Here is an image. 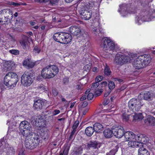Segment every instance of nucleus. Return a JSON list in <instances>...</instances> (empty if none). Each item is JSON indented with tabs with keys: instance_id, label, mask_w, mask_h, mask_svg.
<instances>
[{
	"instance_id": "59",
	"label": "nucleus",
	"mask_w": 155,
	"mask_h": 155,
	"mask_svg": "<svg viewBox=\"0 0 155 155\" xmlns=\"http://www.w3.org/2000/svg\"><path fill=\"white\" fill-rule=\"evenodd\" d=\"M45 88L44 85L43 84L41 85L38 87V89H41V90L43 91H45Z\"/></svg>"
},
{
	"instance_id": "57",
	"label": "nucleus",
	"mask_w": 155,
	"mask_h": 155,
	"mask_svg": "<svg viewBox=\"0 0 155 155\" xmlns=\"http://www.w3.org/2000/svg\"><path fill=\"white\" fill-rule=\"evenodd\" d=\"M43 78H44V76H43L41 74V75H38L37 77V80L39 81H42Z\"/></svg>"
},
{
	"instance_id": "54",
	"label": "nucleus",
	"mask_w": 155,
	"mask_h": 155,
	"mask_svg": "<svg viewBox=\"0 0 155 155\" xmlns=\"http://www.w3.org/2000/svg\"><path fill=\"white\" fill-rule=\"evenodd\" d=\"M22 4L21 3H18L16 2H10V5H12L14 6H18L22 5Z\"/></svg>"
},
{
	"instance_id": "46",
	"label": "nucleus",
	"mask_w": 155,
	"mask_h": 155,
	"mask_svg": "<svg viewBox=\"0 0 155 155\" xmlns=\"http://www.w3.org/2000/svg\"><path fill=\"white\" fill-rule=\"evenodd\" d=\"M9 52L11 54L15 55H18L19 54V51L17 50L12 49L10 50Z\"/></svg>"
},
{
	"instance_id": "6",
	"label": "nucleus",
	"mask_w": 155,
	"mask_h": 155,
	"mask_svg": "<svg viewBox=\"0 0 155 155\" xmlns=\"http://www.w3.org/2000/svg\"><path fill=\"white\" fill-rule=\"evenodd\" d=\"M139 99L133 98L130 99L128 102L129 108L133 112L138 111L141 107L143 105Z\"/></svg>"
},
{
	"instance_id": "41",
	"label": "nucleus",
	"mask_w": 155,
	"mask_h": 155,
	"mask_svg": "<svg viewBox=\"0 0 155 155\" xmlns=\"http://www.w3.org/2000/svg\"><path fill=\"white\" fill-rule=\"evenodd\" d=\"M108 87L110 91L112 90L115 87V84L114 82L111 81H108Z\"/></svg>"
},
{
	"instance_id": "25",
	"label": "nucleus",
	"mask_w": 155,
	"mask_h": 155,
	"mask_svg": "<svg viewBox=\"0 0 155 155\" xmlns=\"http://www.w3.org/2000/svg\"><path fill=\"white\" fill-rule=\"evenodd\" d=\"M92 31L93 33L95 34L96 35H97L100 37H102L103 35L104 32L103 29L101 28H94L92 29Z\"/></svg>"
},
{
	"instance_id": "1",
	"label": "nucleus",
	"mask_w": 155,
	"mask_h": 155,
	"mask_svg": "<svg viewBox=\"0 0 155 155\" xmlns=\"http://www.w3.org/2000/svg\"><path fill=\"white\" fill-rule=\"evenodd\" d=\"M59 71L58 67L55 65L47 66L43 68L41 72L44 78L50 79L54 77Z\"/></svg>"
},
{
	"instance_id": "47",
	"label": "nucleus",
	"mask_w": 155,
	"mask_h": 155,
	"mask_svg": "<svg viewBox=\"0 0 155 155\" xmlns=\"http://www.w3.org/2000/svg\"><path fill=\"white\" fill-rule=\"evenodd\" d=\"M100 85L97 82H96L93 84L91 86V89L92 90L96 88L99 85Z\"/></svg>"
},
{
	"instance_id": "58",
	"label": "nucleus",
	"mask_w": 155,
	"mask_h": 155,
	"mask_svg": "<svg viewBox=\"0 0 155 155\" xmlns=\"http://www.w3.org/2000/svg\"><path fill=\"white\" fill-rule=\"evenodd\" d=\"M84 69L86 70V71H89L91 69V66L88 64L86 65L84 67Z\"/></svg>"
},
{
	"instance_id": "60",
	"label": "nucleus",
	"mask_w": 155,
	"mask_h": 155,
	"mask_svg": "<svg viewBox=\"0 0 155 155\" xmlns=\"http://www.w3.org/2000/svg\"><path fill=\"white\" fill-rule=\"evenodd\" d=\"M82 84H77L76 87V89L80 90L82 89Z\"/></svg>"
},
{
	"instance_id": "27",
	"label": "nucleus",
	"mask_w": 155,
	"mask_h": 155,
	"mask_svg": "<svg viewBox=\"0 0 155 155\" xmlns=\"http://www.w3.org/2000/svg\"><path fill=\"white\" fill-rule=\"evenodd\" d=\"M85 131L86 135L90 137L93 135L95 130L93 127L89 126L86 128Z\"/></svg>"
},
{
	"instance_id": "17",
	"label": "nucleus",
	"mask_w": 155,
	"mask_h": 155,
	"mask_svg": "<svg viewBox=\"0 0 155 155\" xmlns=\"http://www.w3.org/2000/svg\"><path fill=\"white\" fill-rule=\"evenodd\" d=\"M136 138L139 141V142L140 143V146H142L143 143H146L149 140V138L145 135L143 134H140L139 135H137Z\"/></svg>"
},
{
	"instance_id": "14",
	"label": "nucleus",
	"mask_w": 155,
	"mask_h": 155,
	"mask_svg": "<svg viewBox=\"0 0 155 155\" xmlns=\"http://www.w3.org/2000/svg\"><path fill=\"white\" fill-rule=\"evenodd\" d=\"M138 97L140 100L142 99L147 101H151L152 99V95L149 91H145L144 93H142L139 95Z\"/></svg>"
},
{
	"instance_id": "33",
	"label": "nucleus",
	"mask_w": 155,
	"mask_h": 155,
	"mask_svg": "<svg viewBox=\"0 0 155 155\" xmlns=\"http://www.w3.org/2000/svg\"><path fill=\"white\" fill-rule=\"evenodd\" d=\"M39 137L38 135L31 132V136L30 137V139L33 140L35 143V142L37 143L38 144V140L39 139Z\"/></svg>"
},
{
	"instance_id": "8",
	"label": "nucleus",
	"mask_w": 155,
	"mask_h": 155,
	"mask_svg": "<svg viewBox=\"0 0 155 155\" xmlns=\"http://www.w3.org/2000/svg\"><path fill=\"white\" fill-rule=\"evenodd\" d=\"M19 79H15L13 78H8L7 77H4V84L9 89L12 88L16 85L17 82Z\"/></svg>"
},
{
	"instance_id": "34",
	"label": "nucleus",
	"mask_w": 155,
	"mask_h": 155,
	"mask_svg": "<svg viewBox=\"0 0 155 155\" xmlns=\"http://www.w3.org/2000/svg\"><path fill=\"white\" fill-rule=\"evenodd\" d=\"M40 134L42 138L44 140L47 139L49 137V132L47 130H41Z\"/></svg>"
},
{
	"instance_id": "36",
	"label": "nucleus",
	"mask_w": 155,
	"mask_h": 155,
	"mask_svg": "<svg viewBox=\"0 0 155 155\" xmlns=\"http://www.w3.org/2000/svg\"><path fill=\"white\" fill-rule=\"evenodd\" d=\"M115 48V45L113 41H112L107 45L104 49L105 50L113 51Z\"/></svg>"
},
{
	"instance_id": "18",
	"label": "nucleus",
	"mask_w": 155,
	"mask_h": 155,
	"mask_svg": "<svg viewBox=\"0 0 155 155\" xmlns=\"http://www.w3.org/2000/svg\"><path fill=\"white\" fill-rule=\"evenodd\" d=\"M87 147L89 149H98L100 147V144L98 142L96 141H90L87 143Z\"/></svg>"
},
{
	"instance_id": "20",
	"label": "nucleus",
	"mask_w": 155,
	"mask_h": 155,
	"mask_svg": "<svg viewBox=\"0 0 155 155\" xmlns=\"http://www.w3.org/2000/svg\"><path fill=\"white\" fill-rule=\"evenodd\" d=\"M81 30L78 27L76 26H71L70 28L71 33L76 36H80Z\"/></svg>"
},
{
	"instance_id": "4",
	"label": "nucleus",
	"mask_w": 155,
	"mask_h": 155,
	"mask_svg": "<svg viewBox=\"0 0 155 155\" xmlns=\"http://www.w3.org/2000/svg\"><path fill=\"white\" fill-rule=\"evenodd\" d=\"M33 71L32 70L25 72L21 77V82L25 86H30L33 82V81L31 77L34 74Z\"/></svg>"
},
{
	"instance_id": "31",
	"label": "nucleus",
	"mask_w": 155,
	"mask_h": 155,
	"mask_svg": "<svg viewBox=\"0 0 155 155\" xmlns=\"http://www.w3.org/2000/svg\"><path fill=\"white\" fill-rule=\"evenodd\" d=\"M136 111L134 112V115H133L134 118L133 120L135 121H140L143 118V115L141 113H137Z\"/></svg>"
},
{
	"instance_id": "28",
	"label": "nucleus",
	"mask_w": 155,
	"mask_h": 155,
	"mask_svg": "<svg viewBox=\"0 0 155 155\" xmlns=\"http://www.w3.org/2000/svg\"><path fill=\"white\" fill-rule=\"evenodd\" d=\"M137 140H134L129 141L128 143V146L129 147L135 148L138 147L140 146V144L138 141H136Z\"/></svg>"
},
{
	"instance_id": "37",
	"label": "nucleus",
	"mask_w": 155,
	"mask_h": 155,
	"mask_svg": "<svg viewBox=\"0 0 155 155\" xmlns=\"http://www.w3.org/2000/svg\"><path fill=\"white\" fill-rule=\"evenodd\" d=\"M150 2L148 0H142V1L140 0L138 1L137 3L138 6H145L146 5H148Z\"/></svg>"
},
{
	"instance_id": "35",
	"label": "nucleus",
	"mask_w": 155,
	"mask_h": 155,
	"mask_svg": "<svg viewBox=\"0 0 155 155\" xmlns=\"http://www.w3.org/2000/svg\"><path fill=\"white\" fill-rule=\"evenodd\" d=\"M5 77H7L8 78H13L14 79H18V75L15 72H9L7 73Z\"/></svg>"
},
{
	"instance_id": "48",
	"label": "nucleus",
	"mask_w": 155,
	"mask_h": 155,
	"mask_svg": "<svg viewBox=\"0 0 155 155\" xmlns=\"http://www.w3.org/2000/svg\"><path fill=\"white\" fill-rule=\"evenodd\" d=\"M69 82V78L67 77H65L63 78V82L65 85H67L68 84Z\"/></svg>"
},
{
	"instance_id": "52",
	"label": "nucleus",
	"mask_w": 155,
	"mask_h": 155,
	"mask_svg": "<svg viewBox=\"0 0 155 155\" xmlns=\"http://www.w3.org/2000/svg\"><path fill=\"white\" fill-rule=\"evenodd\" d=\"M103 79V77L102 76H100L99 77H98L96 78L95 79V81L96 82H99L101 81L102 79Z\"/></svg>"
},
{
	"instance_id": "38",
	"label": "nucleus",
	"mask_w": 155,
	"mask_h": 155,
	"mask_svg": "<svg viewBox=\"0 0 155 155\" xmlns=\"http://www.w3.org/2000/svg\"><path fill=\"white\" fill-rule=\"evenodd\" d=\"M104 73L105 75L107 76L110 75L111 74V72L109 67L106 64V66H104Z\"/></svg>"
},
{
	"instance_id": "64",
	"label": "nucleus",
	"mask_w": 155,
	"mask_h": 155,
	"mask_svg": "<svg viewBox=\"0 0 155 155\" xmlns=\"http://www.w3.org/2000/svg\"><path fill=\"white\" fill-rule=\"evenodd\" d=\"M69 150V149H65L63 151V154L64 155H68Z\"/></svg>"
},
{
	"instance_id": "39",
	"label": "nucleus",
	"mask_w": 155,
	"mask_h": 155,
	"mask_svg": "<svg viewBox=\"0 0 155 155\" xmlns=\"http://www.w3.org/2000/svg\"><path fill=\"white\" fill-rule=\"evenodd\" d=\"M15 149L13 147H9L7 150L6 155H15Z\"/></svg>"
},
{
	"instance_id": "19",
	"label": "nucleus",
	"mask_w": 155,
	"mask_h": 155,
	"mask_svg": "<svg viewBox=\"0 0 155 155\" xmlns=\"http://www.w3.org/2000/svg\"><path fill=\"white\" fill-rule=\"evenodd\" d=\"M145 67L148 65L151 61V57L149 55L144 54L140 56Z\"/></svg>"
},
{
	"instance_id": "15",
	"label": "nucleus",
	"mask_w": 155,
	"mask_h": 155,
	"mask_svg": "<svg viewBox=\"0 0 155 155\" xmlns=\"http://www.w3.org/2000/svg\"><path fill=\"white\" fill-rule=\"evenodd\" d=\"M133 65L136 69H138L145 67V65H143L140 56H138L134 60L133 63Z\"/></svg>"
},
{
	"instance_id": "50",
	"label": "nucleus",
	"mask_w": 155,
	"mask_h": 155,
	"mask_svg": "<svg viewBox=\"0 0 155 155\" xmlns=\"http://www.w3.org/2000/svg\"><path fill=\"white\" fill-rule=\"evenodd\" d=\"M94 97V94L92 93H90L87 94V99L88 100H91Z\"/></svg>"
},
{
	"instance_id": "56",
	"label": "nucleus",
	"mask_w": 155,
	"mask_h": 155,
	"mask_svg": "<svg viewBox=\"0 0 155 155\" xmlns=\"http://www.w3.org/2000/svg\"><path fill=\"white\" fill-rule=\"evenodd\" d=\"M60 110H55L52 113L53 116H55L60 113Z\"/></svg>"
},
{
	"instance_id": "55",
	"label": "nucleus",
	"mask_w": 155,
	"mask_h": 155,
	"mask_svg": "<svg viewBox=\"0 0 155 155\" xmlns=\"http://www.w3.org/2000/svg\"><path fill=\"white\" fill-rule=\"evenodd\" d=\"M58 91L55 88H54L52 90V93L53 95L54 96H56L58 94Z\"/></svg>"
},
{
	"instance_id": "62",
	"label": "nucleus",
	"mask_w": 155,
	"mask_h": 155,
	"mask_svg": "<svg viewBox=\"0 0 155 155\" xmlns=\"http://www.w3.org/2000/svg\"><path fill=\"white\" fill-rule=\"evenodd\" d=\"M88 103L87 101H84L82 104L81 107L83 108L85 107L87 105Z\"/></svg>"
},
{
	"instance_id": "43",
	"label": "nucleus",
	"mask_w": 155,
	"mask_h": 155,
	"mask_svg": "<svg viewBox=\"0 0 155 155\" xmlns=\"http://www.w3.org/2000/svg\"><path fill=\"white\" fill-rule=\"evenodd\" d=\"M130 115L125 113H124L122 115V118L124 121L127 122L129 119Z\"/></svg>"
},
{
	"instance_id": "9",
	"label": "nucleus",
	"mask_w": 155,
	"mask_h": 155,
	"mask_svg": "<svg viewBox=\"0 0 155 155\" xmlns=\"http://www.w3.org/2000/svg\"><path fill=\"white\" fill-rule=\"evenodd\" d=\"M81 18L84 20H88L91 17V11L89 9H86L84 8H82L79 11Z\"/></svg>"
},
{
	"instance_id": "53",
	"label": "nucleus",
	"mask_w": 155,
	"mask_h": 155,
	"mask_svg": "<svg viewBox=\"0 0 155 155\" xmlns=\"http://www.w3.org/2000/svg\"><path fill=\"white\" fill-rule=\"evenodd\" d=\"M79 123V121H78L77 120L75 121L73 124L72 128L76 129Z\"/></svg>"
},
{
	"instance_id": "51",
	"label": "nucleus",
	"mask_w": 155,
	"mask_h": 155,
	"mask_svg": "<svg viewBox=\"0 0 155 155\" xmlns=\"http://www.w3.org/2000/svg\"><path fill=\"white\" fill-rule=\"evenodd\" d=\"M107 83L106 81H104L101 83L100 86L101 87H104L107 85Z\"/></svg>"
},
{
	"instance_id": "7",
	"label": "nucleus",
	"mask_w": 155,
	"mask_h": 155,
	"mask_svg": "<svg viewBox=\"0 0 155 155\" xmlns=\"http://www.w3.org/2000/svg\"><path fill=\"white\" fill-rule=\"evenodd\" d=\"M112 130L113 134L117 137L120 138L124 136V130L123 127L120 126H114L112 127Z\"/></svg>"
},
{
	"instance_id": "24",
	"label": "nucleus",
	"mask_w": 155,
	"mask_h": 155,
	"mask_svg": "<svg viewBox=\"0 0 155 155\" xmlns=\"http://www.w3.org/2000/svg\"><path fill=\"white\" fill-rule=\"evenodd\" d=\"M112 41L110 39L107 38H105L102 39L101 44V46L104 49L106 47H107V45L108 44H109Z\"/></svg>"
},
{
	"instance_id": "2",
	"label": "nucleus",
	"mask_w": 155,
	"mask_h": 155,
	"mask_svg": "<svg viewBox=\"0 0 155 155\" xmlns=\"http://www.w3.org/2000/svg\"><path fill=\"white\" fill-rule=\"evenodd\" d=\"M54 40L61 43L67 44L71 42L72 37L70 34L64 32H58L53 36Z\"/></svg>"
},
{
	"instance_id": "49",
	"label": "nucleus",
	"mask_w": 155,
	"mask_h": 155,
	"mask_svg": "<svg viewBox=\"0 0 155 155\" xmlns=\"http://www.w3.org/2000/svg\"><path fill=\"white\" fill-rule=\"evenodd\" d=\"M91 46V44L89 41H87L86 42L84 45L83 46L84 48V49H87L89 48Z\"/></svg>"
},
{
	"instance_id": "63",
	"label": "nucleus",
	"mask_w": 155,
	"mask_h": 155,
	"mask_svg": "<svg viewBox=\"0 0 155 155\" xmlns=\"http://www.w3.org/2000/svg\"><path fill=\"white\" fill-rule=\"evenodd\" d=\"M114 81H118L119 82L121 83L123 81V80L119 78H114L113 79Z\"/></svg>"
},
{
	"instance_id": "42",
	"label": "nucleus",
	"mask_w": 155,
	"mask_h": 155,
	"mask_svg": "<svg viewBox=\"0 0 155 155\" xmlns=\"http://www.w3.org/2000/svg\"><path fill=\"white\" fill-rule=\"evenodd\" d=\"M41 51L40 48L37 46H35L34 48L33 52L34 54L35 55L38 54Z\"/></svg>"
},
{
	"instance_id": "23",
	"label": "nucleus",
	"mask_w": 155,
	"mask_h": 155,
	"mask_svg": "<svg viewBox=\"0 0 155 155\" xmlns=\"http://www.w3.org/2000/svg\"><path fill=\"white\" fill-rule=\"evenodd\" d=\"M94 128L95 132L97 133H99L101 131L103 130V126L102 125L99 123H95L93 126Z\"/></svg>"
},
{
	"instance_id": "11",
	"label": "nucleus",
	"mask_w": 155,
	"mask_h": 155,
	"mask_svg": "<svg viewBox=\"0 0 155 155\" xmlns=\"http://www.w3.org/2000/svg\"><path fill=\"white\" fill-rule=\"evenodd\" d=\"M31 136L28 137H24L25 138V145L28 149L32 150L35 148L38 145V143H35L33 140H31L30 137Z\"/></svg>"
},
{
	"instance_id": "26",
	"label": "nucleus",
	"mask_w": 155,
	"mask_h": 155,
	"mask_svg": "<svg viewBox=\"0 0 155 155\" xmlns=\"http://www.w3.org/2000/svg\"><path fill=\"white\" fill-rule=\"evenodd\" d=\"M28 38L26 37L23 38L20 41V43L24 49L27 50L28 48Z\"/></svg>"
},
{
	"instance_id": "16",
	"label": "nucleus",
	"mask_w": 155,
	"mask_h": 155,
	"mask_svg": "<svg viewBox=\"0 0 155 155\" xmlns=\"http://www.w3.org/2000/svg\"><path fill=\"white\" fill-rule=\"evenodd\" d=\"M124 136L126 141H130L132 140H137L135 135L131 131H127L124 132Z\"/></svg>"
},
{
	"instance_id": "3",
	"label": "nucleus",
	"mask_w": 155,
	"mask_h": 155,
	"mask_svg": "<svg viewBox=\"0 0 155 155\" xmlns=\"http://www.w3.org/2000/svg\"><path fill=\"white\" fill-rule=\"evenodd\" d=\"M19 130L24 137H28L32 131L31 125L27 121H23L20 124Z\"/></svg>"
},
{
	"instance_id": "32",
	"label": "nucleus",
	"mask_w": 155,
	"mask_h": 155,
	"mask_svg": "<svg viewBox=\"0 0 155 155\" xmlns=\"http://www.w3.org/2000/svg\"><path fill=\"white\" fill-rule=\"evenodd\" d=\"M113 133L112 128L111 130L109 129H106L104 131V134L105 137L107 138H110L112 137Z\"/></svg>"
},
{
	"instance_id": "30",
	"label": "nucleus",
	"mask_w": 155,
	"mask_h": 155,
	"mask_svg": "<svg viewBox=\"0 0 155 155\" xmlns=\"http://www.w3.org/2000/svg\"><path fill=\"white\" fill-rule=\"evenodd\" d=\"M138 152V155H150L149 152L143 146V145L139 149Z\"/></svg>"
},
{
	"instance_id": "40",
	"label": "nucleus",
	"mask_w": 155,
	"mask_h": 155,
	"mask_svg": "<svg viewBox=\"0 0 155 155\" xmlns=\"http://www.w3.org/2000/svg\"><path fill=\"white\" fill-rule=\"evenodd\" d=\"M147 121L149 124L151 125H153L155 124V117L152 116H150L147 118Z\"/></svg>"
},
{
	"instance_id": "21",
	"label": "nucleus",
	"mask_w": 155,
	"mask_h": 155,
	"mask_svg": "<svg viewBox=\"0 0 155 155\" xmlns=\"http://www.w3.org/2000/svg\"><path fill=\"white\" fill-rule=\"evenodd\" d=\"M35 62H33L29 58H27L23 61V65L28 67V68H33L36 64Z\"/></svg>"
},
{
	"instance_id": "10",
	"label": "nucleus",
	"mask_w": 155,
	"mask_h": 155,
	"mask_svg": "<svg viewBox=\"0 0 155 155\" xmlns=\"http://www.w3.org/2000/svg\"><path fill=\"white\" fill-rule=\"evenodd\" d=\"M46 103V101L42 99L35 100L33 105L34 109L37 110H40L45 108L44 107Z\"/></svg>"
},
{
	"instance_id": "61",
	"label": "nucleus",
	"mask_w": 155,
	"mask_h": 155,
	"mask_svg": "<svg viewBox=\"0 0 155 155\" xmlns=\"http://www.w3.org/2000/svg\"><path fill=\"white\" fill-rule=\"evenodd\" d=\"M103 91V90L102 89H101L99 90V91H97L95 92V94H99V95L98 94H97V95L98 96Z\"/></svg>"
},
{
	"instance_id": "5",
	"label": "nucleus",
	"mask_w": 155,
	"mask_h": 155,
	"mask_svg": "<svg viewBox=\"0 0 155 155\" xmlns=\"http://www.w3.org/2000/svg\"><path fill=\"white\" fill-rule=\"evenodd\" d=\"M130 56L117 54L115 56L114 62L117 65L122 66L132 60Z\"/></svg>"
},
{
	"instance_id": "13",
	"label": "nucleus",
	"mask_w": 155,
	"mask_h": 155,
	"mask_svg": "<svg viewBox=\"0 0 155 155\" xmlns=\"http://www.w3.org/2000/svg\"><path fill=\"white\" fill-rule=\"evenodd\" d=\"M130 6V4H123L120 5V9L118 10V12H120L123 16H125L128 13L130 12L128 11L129 8Z\"/></svg>"
},
{
	"instance_id": "45",
	"label": "nucleus",
	"mask_w": 155,
	"mask_h": 155,
	"mask_svg": "<svg viewBox=\"0 0 155 155\" xmlns=\"http://www.w3.org/2000/svg\"><path fill=\"white\" fill-rule=\"evenodd\" d=\"M81 36L84 38V39H85L87 38L88 37V35L87 33L84 30H82L81 31Z\"/></svg>"
},
{
	"instance_id": "44",
	"label": "nucleus",
	"mask_w": 155,
	"mask_h": 155,
	"mask_svg": "<svg viewBox=\"0 0 155 155\" xmlns=\"http://www.w3.org/2000/svg\"><path fill=\"white\" fill-rule=\"evenodd\" d=\"M119 148V147L118 145L115 146V148L110 150L109 153V155H114Z\"/></svg>"
},
{
	"instance_id": "22",
	"label": "nucleus",
	"mask_w": 155,
	"mask_h": 155,
	"mask_svg": "<svg viewBox=\"0 0 155 155\" xmlns=\"http://www.w3.org/2000/svg\"><path fill=\"white\" fill-rule=\"evenodd\" d=\"M5 69L7 71H10L15 68V64L13 61H8L5 62Z\"/></svg>"
},
{
	"instance_id": "12",
	"label": "nucleus",
	"mask_w": 155,
	"mask_h": 155,
	"mask_svg": "<svg viewBox=\"0 0 155 155\" xmlns=\"http://www.w3.org/2000/svg\"><path fill=\"white\" fill-rule=\"evenodd\" d=\"M151 16L150 15H139L136 17L137 23L138 25L141 24L143 21H149L151 20Z\"/></svg>"
},
{
	"instance_id": "29",
	"label": "nucleus",
	"mask_w": 155,
	"mask_h": 155,
	"mask_svg": "<svg viewBox=\"0 0 155 155\" xmlns=\"http://www.w3.org/2000/svg\"><path fill=\"white\" fill-rule=\"evenodd\" d=\"M83 147L82 146L75 147L73 150V155H80L83 152Z\"/></svg>"
}]
</instances>
